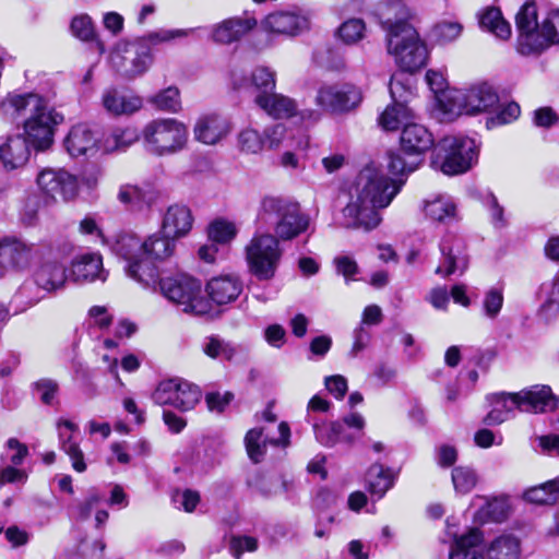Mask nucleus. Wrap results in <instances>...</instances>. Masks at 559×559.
Returning a JSON list of instances; mask_svg holds the SVG:
<instances>
[{
  "label": "nucleus",
  "instance_id": "1",
  "mask_svg": "<svg viewBox=\"0 0 559 559\" xmlns=\"http://www.w3.org/2000/svg\"><path fill=\"white\" fill-rule=\"evenodd\" d=\"M403 180H391L382 169L368 165L356 179V198L344 207V226L347 228H376L381 216L378 212L390 205L403 186Z\"/></svg>",
  "mask_w": 559,
  "mask_h": 559
},
{
  "label": "nucleus",
  "instance_id": "2",
  "mask_svg": "<svg viewBox=\"0 0 559 559\" xmlns=\"http://www.w3.org/2000/svg\"><path fill=\"white\" fill-rule=\"evenodd\" d=\"M176 242L171 236L154 234L142 239L135 234H121L117 237L112 251L126 262L127 275L145 288L156 290L158 270L155 261L171 257Z\"/></svg>",
  "mask_w": 559,
  "mask_h": 559
},
{
  "label": "nucleus",
  "instance_id": "3",
  "mask_svg": "<svg viewBox=\"0 0 559 559\" xmlns=\"http://www.w3.org/2000/svg\"><path fill=\"white\" fill-rule=\"evenodd\" d=\"M0 116L9 122L22 120L25 139L37 151L52 144L56 127L63 121L60 112L34 93L8 95L0 103Z\"/></svg>",
  "mask_w": 559,
  "mask_h": 559
},
{
  "label": "nucleus",
  "instance_id": "4",
  "mask_svg": "<svg viewBox=\"0 0 559 559\" xmlns=\"http://www.w3.org/2000/svg\"><path fill=\"white\" fill-rule=\"evenodd\" d=\"M386 29L388 52L407 72L420 69L427 60V49L417 31L407 22L411 12L402 0H392L381 11Z\"/></svg>",
  "mask_w": 559,
  "mask_h": 559
},
{
  "label": "nucleus",
  "instance_id": "5",
  "mask_svg": "<svg viewBox=\"0 0 559 559\" xmlns=\"http://www.w3.org/2000/svg\"><path fill=\"white\" fill-rule=\"evenodd\" d=\"M518 51L523 56L538 55L559 43V10L551 11L538 23L535 2L524 3L515 16Z\"/></svg>",
  "mask_w": 559,
  "mask_h": 559
},
{
  "label": "nucleus",
  "instance_id": "6",
  "mask_svg": "<svg viewBox=\"0 0 559 559\" xmlns=\"http://www.w3.org/2000/svg\"><path fill=\"white\" fill-rule=\"evenodd\" d=\"M487 399L491 405L490 412L483 419L487 426L504 423L516 408L522 412L544 413L555 411L559 406V399L547 385L533 386L514 394L497 393Z\"/></svg>",
  "mask_w": 559,
  "mask_h": 559
},
{
  "label": "nucleus",
  "instance_id": "7",
  "mask_svg": "<svg viewBox=\"0 0 559 559\" xmlns=\"http://www.w3.org/2000/svg\"><path fill=\"white\" fill-rule=\"evenodd\" d=\"M259 217L272 227V236L278 238L280 242L292 241L311 227V218L299 203L284 198H263Z\"/></svg>",
  "mask_w": 559,
  "mask_h": 559
},
{
  "label": "nucleus",
  "instance_id": "8",
  "mask_svg": "<svg viewBox=\"0 0 559 559\" xmlns=\"http://www.w3.org/2000/svg\"><path fill=\"white\" fill-rule=\"evenodd\" d=\"M249 272L259 281H270L281 264L283 249L278 238L267 231H257L245 247Z\"/></svg>",
  "mask_w": 559,
  "mask_h": 559
},
{
  "label": "nucleus",
  "instance_id": "9",
  "mask_svg": "<svg viewBox=\"0 0 559 559\" xmlns=\"http://www.w3.org/2000/svg\"><path fill=\"white\" fill-rule=\"evenodd\" d=\"M157 287L164 297L181 307V310L186 313L202 316L210 312L211 306L203 296L201 282L190 275L179 274L173 277H158Z\"/></svg>",
  "mask_w": 559,
  "mask_h": 559
},
{
  "label": "nucleus",
  "instance_id": "10",
  "mask_svg": "<svg viewBox=\"0 0 559 559\" xmlns=\"http://www.w3.org/2000/svg\"><path fill=\"white\" fill-rule=\"evenodd\" d=\"M188 140L187 127L173 118L150 121L142 130L146 152L155 156L171 155L183 148Z\"/></svg>",
  "mask_w": 559,
  "mask_h": 559
},
{
  "label": "nucleus",
  "instance_id": "11",
  "mask_svg": "<svg viewBox=\"0 0 559 559\" xmlns=\"http://www.w3.org/2000/svg\"><path fill=\"white\" fill-rule=\"evenodd\" d=\"M433 164H440L445 175H460L467 171L477 162L476 141L466 135H447L437 144Z\"/></svg>",
  "mask_w": 559,
  "mask_h": 559
},
{
  "label": "nucleus",
  "instance_id": "12",
  "mask_svg": "<svg viewBox=\"0 0 559 559\" xmlns=\"http://www.w3.org/2000/svg\"><path fill=\"white\" fill-rule=\"evenodd\" d=\"M499 102L498 94L487 83L465 90H450L440 98V106L450 115H476L488 111Z\"/></svg>",
  "mask_w": 559,
  "mask_h": 559
},
{
  "label": "nucleus",
  "instance_id": "13",
  "mask_svg": "<svg viewBox=\"0 0 559 559\" xmlns=\"http://www.w3.org/2000/svg\"><path fill=\"white\" fill-rule=\"evenodd\" d=\"M201 396L198 385L182 379H168L159 382L152 399L160 406L169 405L181 412H188L194 408Z\"/></svg>",
  "mask_w": 559,
  "mask_h": 559
},
{
  "label": "nucleus",
  "instance_id": "14",
  "mask_svg": "<svg viewBox=\"0 0 559 559\" xmlns=\"http://www.w3.org/2000/svg\"><path fill=\"white\" fill-rule=\"evenodd\" d=\"M36 182L46 203L72 200L79 190L76 178L63 169H43Z\"/></svg>",
  "mask_w": 559,
  "mask_h": 559
},
{
  "label": "nucleus",
  "instance_id": "15",
  "mask_svg": "<svg viewBox=\"0 0 559 559\" xmlns=\"http://www.w3.org/2000/svg\"><path fill=\"white\" fill-rule=\"evenodd\" d=\"M360 100V91L349 84L323 85L316 96V104L331 114L348 112L356 108Z\"/></svg>",
  "mask_w": 559,
  "mask_h": 559
},
{
  "label": "nucleus",
  "instance_id": "16",
  "mask_svg": "<svg viewBox=\"0 0 559 559\" xmlns=\"http://www.w3.org/2000/svg\"><path fill=\"white\" fill-rule=\"evenodd\" d=\"M440 262L436 269V274L449 277L455 273L463 274L469 263L466 252V245L462 237L456 235H445L440 242Z\"/></svg>",
  "mask_w": 559,
  "mask_h": 559
},
{
  "label": "nucleus",
  "instance_id": "17",
  "mask_svg": "<svg viewBox=\"0 0 559 559\" xmlns=\"http://www.w3.org/2000/svg\"><path fill=\"white\" fill-rule=\"evenodd\" d=\"M110 61L116 70L124 76L134 78L144 73L152 63V56L148 47L140 44L131 46L121 52L117 50L111 53Z\"/></svg>",
  "mask_w": 559,
  "mask_h": 559
},
{
  "label": "nucleus",
  "instance_id": "18",
  "mask_svg": "<svg viewBox=\"0 0 559 559\" xmlns=\"http://www.w3.org/2000/svg\"><path fill=\"white\" fill-rule=\"evenodd\" d=\"M261 26L265 32L285 35L296 36L301 32L308 29L309 20L306 15L299 11H275L270 13L261 22Z\"/></svg>",
  "mask_w": 559,
  "mask_h": 559
},
{
  "label": "nucleus",
  "instance_id": "19",
  "mask_svg": "<svg viewBox=\"0 0 559 559\" xmlns=\"http://www.w3.org/2000/svg\"><path fill=\"white\" fill-rule=\"evenodd\" d=\"M231 131L227 118L216 112L201 115L193 127L194 139L205 145H215L223 141Z\"/></svg>",
  "mask_w": 559,
  "mask_h": 559
},
{
  "label": "nucleus",
  "instance_id": "20",
  "mask_svg": "<svg viewBox=\"0 0 559 559\" xmlns=\"http://www.w3.org/2000/svg\"><path fill=\"white\" fill-rule=\"evenodd\" d=\"M280 437L276 439H267L263 437V430L259 428L250 429L245 437V444L248 456L254 463L263 460L266 444L287 445L289 443L290 429L286 423L278 425Z\"/></svg>",
  "mask_w": 559,
  "mask_h": 559
},
{
  "label": "nucleus",
  "instance_id": "21",
  "mask_svg": "<svg viewBox=\"0 0 559 559\" xmlns=\"http://www.w3.org/2000/svg\"><path fill=\"white\" fill-rule=\"evenodd\" d=\"M433 144V135L425 126L409 122L403 127L400 136V145L407 155L423 157Z\"/></svg>",
  "mask_w": 559,
  "mask_h": 559
},
{
  "label": "nucleus",
  "instance_id": "22",
  "mask_svg": "<svg viewBox=\"0 0 559 559\" xmlns=\"http://www.w3.org/2000/svg\"><path fill=\"white\" fill-rule=\"evenodd\" d=\"M401 88L402 85L399 82L391 80L390 94L393 103L388 105L379 117V124L386 131L397 130L402 124L409 123V119L413 117V112L405 102L397 98V90Z\"/></svg>",
  "mask_w": 559,
  "mask_h": 559
},
{
  "label": "nucleus",
  "instance_id": "23",
  "mask_svg": "<svg viewBox=\"0 0 559 559\" xmlns=\"http://www.w3.org/2000/svg\"><path fill=\"white\" fill-rule=\"evenodd\" d=\"M33 278L39 288L52 293L64 286L67 269L56 259H46L36 266Z\"/></svg>",
  "mask_w": 559,
  "mask_h": 559
},
{
  "label": "nucleus",
  "instance_id": "24",
  "mask_svg": "<svg viewBox=\"0 0 559 559\" xmlns=\"http://www.w3.org/2000/svg\"><path fill=\"white\" fill-rule=\"evenodd\" d=\"M71 275L74 282H105L107 272L103 267V258L98 253H83L75 257L71 263Z\"/></svg>",
  "mask_w": 559,
  "mask_h": 559
},
{
  "label": "nucleus",
  "instance_id": "25",
  "mask_svg": "<svg viewBox=\"0 0 559 559\" xmlns=\"http://www.w3.org/2000/svg\"><path fill=\"white\" fill-rule=\"evenodd\" d=\"M120 203L133 211L151 209L159 199V192L151 186L122 185L117 194Z\"/></svg>",
  "mask_w": 559,
  "mask_h": 559
},
{
  "label": "nucleus",
  "instance_id": "26",
  "mask_svg": "<svg viewBox=\"0 0 559 559\" xmlns=\"http://www.w3.org/2000/svg\"><path fill=\"white\" fill-rule=\"evenodd\" d=\"M255 105L274 119H288L298 112L295 99L275 93H262L254 97Z\"/></svg>",
  "mask_w": 559,
  "mask_h": 559
},
{
  "label": "nucleus",
  "instance_id": "27",
  "mask_svg": "<svg viewBox=\"0 0 559 559\" xmlns=\"http://www.w3.org/2000/svg\"><path fill=\"white\" fill-rule=\"evenodd\" d=\"M34 254V246L15 238L0 241V264L4 267L24 269Z\"/></svg>",
  "mask_w": 559,
  "mask_h": 559
},
{
  "label": "nucleus",
  "instance_id": "28",
  "mask_svg": "<svg viewBox=\"0 0 559 559\" xmlns=\"http://www.w3.org/2000/svg\"><path fill=\"white\" fill-rule=\"evenodd\" d=\"M254 17H230L213 26L212 38L219 44L239 40L257 26Z\"/></svg>",
  "mask_w": 559,
  "mask_h": 559
},
{
  "label": "nucleus",
  "instance_id": "29",
  "mask_svg": "<svg viewBox=\"0 0 559 559\" xmlns=\"http://www.w3.org/2000/svg\"><path fill=\"white\" fill-rule=\"evenodd\" d=\"M25 136L12 135L0 145V159L8 170L17 169L24 166L29 158V145Z\"/></svg>",
  "mask_w": 559,
  "mask_h": 559
},
{
  "label": "nucleus",
  "instance_id": "30",
  "mask_svg": "<svg viewBox=\"0 0 559 559\" xmlns=\"http://www.w3.org/2000/svg\"><path fill=\"white\" fill-rule=\"evenodd\" d=\"M98 139L94 132L85 124L74 126L64 140V146L68 153L73 156L95 155L97 152Z\"/></svg>",
  "mask_w": 559,
  "mask_h": 559
},
{
  "label": "nucleus",
  "instance_id": "31",
  "mask_svg": "<svg viewBox=\"0 0 559 559\" xmlns=\"http://www.w3.org/2000/svg\"><path fill=\"white\" fill-rule=\"evenodd\" d=\"M206 292L215 304L226 305L238 298L242 292V283L235 275H221L207 283Z\"/></svg>",
  "mask_w": 559,
  "mask_h": 559
},
{
  "label": "nucleus",
  "instance_id": "32",
  "mask_svg": "<svg viewBox=\"0 0 559 559\" xmlns=\"http://www.w3.org/2000/svg\"><path fill=\"white\" fill-rule=\"evenodd\" d=\"M192 223L193 217L190 209L186 205L174 204L167 209L163 217L162 231L166 236L178 238L190 231Z\"/></svg>",
  "mask_w": 559,
  "mask_h": 559
},
{
  "label": "nucleus",
  "instance_id": "33",
  "mask_svg": "<svg viewBox=\"0 0 559 559\" xmlns=\"http://www.w3.org/2000/svg\"><path fill=\"white\" fill-rule=\"evenodd\" d=\"M57 428L59 431L60 449L69 456L72 468L76 473H84L87 469V463L82 449L78 442L73 441L71 433L66 435L62 431V428H66L71 432L75 431L78 426L68 419H59Z\"/></svg>",
  "mask_w": 559,
  "mask_h": 559
},
{
  "label": "nucleus",
  "instance_id": "34",
  "mask_svg": "<svg viewBox=\"0 0 559 559\" xmlns=\"http://www.w3.org/2000/svg\"><path fill=\"white\" fill-rule=\"evenodd\" d=\"M103 106L111 115H131L142 107L139 96L119 93L117 90H108L103 94Z\"/></svg>",
  "mask_w": 559,
  "mask_h": 559
},
{
  "label": "nucleus",
  "instance_id": "35",
  "mask_svg": "<svg viewBox=\"0 0 559 559\" xmlns=\"http://www.w3.org/2000/svg\"><path fill=\"white\" fill-rule=\"evenodd\" d=\"M395 478L391 468L376 463L366 473V488L372 497L381 499L393 487Z\"/></svg>",
  "mask_w": 559,
  "mask_h": 559
},
{
  "label": "nucleus",
  "instance_id": "36",
  "mask_svg": "<svg viewBox=\"0 0 559 559\" xmlns=\"http://www.w3.org/2000/svg\"><path fill=\"white\" fill-rule=\"evenodd\" d=\"M481 535L478 530L456 537L450 551L449 559H484L480 548Z\"/></svg>",
  "mask_w": 559,
  "mask_h": 559
},
{
  "label": "nucleus",
  "instance_id": "37",
  "mask_svg": "<svg viewBox=\"0 0 559 559\" xmlns=\"http://www.w3.org/2000/svg\"><path fill=\"white\" fill-rule=\"evenodd\" d=\"M520 540L512 534L496 537L487 549L488 559H519Z\"/></svg>",
  "mask_w": 559,
  "mask_h": 559
},
{
  "label": "nucleus",
  "instance_id": "38",
  "mask_svg": "<svg viewBox=\"0 0 559 559\" xmlns=\"http://www.w3.org/2000/svg\"><path fill=\"white\" fill-rule=\"evenodd\" d=\"M479 25L500 39H507L511 35L510 24L502 17L498 8H487L479 14Z\"/></svg>",
  "mask_w": 559,
  "mask_h": 559
},
{
  "label": "nucleus",
  "instance_id": "39",
  "mask_svg": "<svg viewBox=\"0 0 559 559\" xmlns=\"http://www.w3.org/2000/svg\"><path fill=\"white\" fill-rule=\"evenodd\" d=\"M526 501L536 504H551L559 499V476L524 492Z\"/></svg>",
  "mask_w": 559,
  "mask_h": 559
},
{
  "label": "nucleus",
  "instance_id": "40",
  "mask_svg": "<svg viewBox=\"0 0 559 559\" xmlns=\"http://www.w3.org/2000/svg\"><path fill=\"white\" fill-rule=\"evenodd\" d=\"M476 500L484 501V504L478 510V518L483 521L502 522L504 521L510 511V506L507 498H492L476 497Z\"/></svg>",
  "mask_w": 559,
  "mask_h": 559
},
{
  "label": "nucleus",
  "instance_id": "41",
  "mask_svg": "<svg viewBox=\"0 0 559 559\" xmlns=\"http://www.w3.org/2000/svg\"><path fill=\"white\" fill-rule=\"evenodd\" d=\"M140 134L135 128H117L110 132L104 140V148L106 152L124 151L135 143Z\"/></svg>",
  "mask_w": 559,
  "mask_h": 559
},
{
  "label": "nucleus",
  "instance_id": "42",
  "mask_svg": "<svg viewBox=\"0 0 559 559\" xmlns=\"http://www.w3.org/2000/svg\"><path fill=\"white\" fill-rule=\"evenodd\" d=\"M202 352L212 359H223L230 361L237 354L233 343L225 341L218 335H210L202 343Z\"/></svg>",
  "mask_w": 559,
  "mask_h": 559
},
{
  "label": "nucleus",
  "instance_id": "43",
  "mask_svg": "<svg viewBox=\"0 0 559 559\" xmlns=\"http://www.w3.org/2000/svg\"><path fill=\"white\" fill-rule=\"evenodd\" d=\"M455 203L448 195H438L425 203V213L437 222H447L455 216Z\"/></svg>",
  "mask_w": 559,
  "mask_h": 559
},
{
  "label": "nucleus",
  "instance_id": "44",
  "mask_svg": "<svg viewBox=\"0 0 559 559\" xmlns=\"http://www.w3.org/2000/svg\"><path fill=\"white\" fill-rule=\"evenodd\" d=\"M423 163V157L407 155L403 150L389 153L388 168L393 175H408L415 171Z\"/></svg>",
  "mask_w": 559,
  "mask_h": 559
},
{
  "label": "nucleus",
  "instance_id": "45",
  "mask_svg": "<svg viewBox=\"0 0 559 559\" xmlns=\"http://www.w3.org/2000/svg\"><path fill=\"white\" fill-rule=\"evenodd\" d=\"M156 109L169 112H177L181 108L179 90L169 86L148 100Z\"/></svg>",
  "mask_w": 559,
  "mask_h": 559
},
{
  "label": "nucleus",
  "instance_id": "46",
  "mask_svg": "<svg viewBox=\"0 0 559 559\" xmlns=\"http://www.w3.org/2000/svg\"><path fill=\"white\" fill-rule=\"evenodd\" d=\"M343 425L338 421L326 424H313V432L316 439L325 447H333L337 442L342 441L344 438L343 433Z\"/></svg>",
  "mask_w": 559,
  "mask_h": 559
},
{
  "label": "nucleus",
  "instance_id": "47",
  "mask_svg": "<svg viewBox=\"0 0 559 559\" xmlns=\"http://www.w3.org/2000/svg\"><path fill=\"white\" fill-rule=\"evenodd\" d=\"M463 26L457 22L442 21L431 29V38L436 44L447 45L457 39Z\"/></svg>",
  "mask_w": 559,
  "mask_h": 559
},
{
  "label": "nucleus",
  "instance_id": "48",
  "mask_svg": "<svg viewBox=\"0 0 559 559\" xmlns=\"http://www.w3.org/2000/svg\"><path fill=\"white\" fill-rule=\"evenodd\" d=\"M540 293L545 297L542 310L549 314L559 312V272L548 282L540 286Z\"/></svg>",
  "mask_w": 559,
  "mask_h": 559
},
{
  "label": "nucleus",
  "instance_id": "49",
  "mask_svg": "<svg viewBox=\"0 0 559 559\" xmlns=\"http://www.w3.org/2000/svg\"><path fill=\"white\" fill-rule=\"evenodd\" d=\"M483 205L489 214L490 222L496 229H502L508 225L504 215V207L499 203L497 197L488 191L483 197Z\"/></svg>",
  "mask_w": 559,
  "mask_h": 559
},
{
  "label": "nucleus",
  "instance_id": "50",
  "mask_svg": "<svg viewBox=\"0 0 559 559\" xmlns=\"http://www.w3.org/2000/svg\"><path fill=\"white\" fill-rule=\"evenodd\" d=\"M251 84L258 94L271 93L276 86V74L267 67H257L251 73Z\"/></svg>",
  "mask_w": 559,
  "mask_h": 559
},
{
  "label": "nucleus",
  "instance_id": "51",
  "mask_svg": "<svg viewBox=\"0 0 559 559\" xmlns=\"http://www.w3.org/2000/svg\"><path fill=\"white\" fill-rule=\"evenodd\" d=\"M194 29L193 28H177V29H166L160 28L147 34L145 37L141 39L142 45H159L163 43H170L178 38H183L189 36Z\"/></svg>",
  "mask_w": 559,
  "mask_h": 559
},
{
  "label": "nucleus",
  "instance_id": "52",
  "mask_svg": "<svg viewBox=\"0 0 559 559\" xmlns=\"http://www.w3.org/2000/svg\"><path fill=\"white\" fill-rule=\"evenodd\" d=\"M451 476L455 491L461 495L468 493L477 483L476 473L468 467H455L453 468Z\"/></svg>",
  "mask_w": 559,
  "mask_h": 559
},
{
  "label": "nucleus",
  "instance_id": "53",
  "mask_svg": "<svg viewBox=\"0 0 559 559\" xmlns=\"http://www.w3.org/2000/svg\"><path fill=\"white\" fill-rule=\"evenodd\" d=\"M520 106L511 102L503 107H499L497 112L486 119L487 129H492L499 126L511 123L520 116Z\"/></svg>",
  "mask_w": 559,
  "mask_h": 559
},
{
  "label": "nucleus",
  "instance_id": "54",
  "mask_svg": "<svg viewBox=\"0 0 559 559\" xmlns=\"http://www.w3.org/2000/svg\"><path fill=\"white\" fill-rule=\"evenodd\" d=\"M503 306V290L500 287H491L485 293L483 299V312L488 319H496Z\"/></svg>",
  "mask_w": 559,
  "mask_h": 559
},
{
  "label": "nucleus",
  "instance_id": "55",
  "mask_svg": "<svg viewBox=\"0 0 559 559\" xmlns=\"http://www.w3.org/2000/svg\"><path fill=\"white\" fill-rule=\"evenodd\" d=\"M236 227L233 223L217 219L209 227V238L214 243H226L236 236Z\"/></svg>",
  "mask_w": 559,
  "mask_h": 559
},
{
  "label": "nucleus",
  "instance_id": "56",
  "mask_svg": "<svg viewBox=\"0 0 559 559\" xmlns=\"http://www.w3.org/2000/svg\"><path fill=\"white\" fill-rule=\"evenodd\" d=\"M365 23L360 19H349L338 27V37L345 44H355L364 36Z\"/></svg>",
  "mask_w": 559,
  "mask_h": 559
},
{
  "label": "nucleus",
  "instance_id": "57",
  "mask_svg": "<svg viewBox=\"0 0 559 559\" xmlns=\"http://www.w3.org/2000/svg\"><path fill=\"white\" fill-rule=\"evenodd\" d=\"M34 394L46 405H52L58 391L59 385L52 379H40L33 384Z\"/></svg>",
  "mask_w": 559,
  "mask_h": 559
},
{
  "label": "nucleus",
  "instance_id": "58",
  "mask_svg": "<svg viewBox=\"0 0 559 559\" xmlns=\"http://www.w3.org/2000/svg\"><path fill=\"white\" fill-rule=\"evenodd\" d=\"M71 32L76 38L87 41L94 38V25L88 15H79L73 17L71 25Z\"/></svg>",
  "mask_w": 559,
  "mask_h": 559
},
{
  "label": "nucleus",
  "instance_id": "59",
  "mask_svg": "<svg viewBox=\"0 0 559 559\" xmlns=\"http://www.w3.org/2000/svg\"><path fill=\"white\" fill-rule=\"evenodd\" d=\"M258 539L251 536H234L230 539V551L234 558L240 559L243 552L258 549Z\"/></svg>",
  "mask_w": 559,
  "mask_h": 559
},
{
  "label": "nucleus",
  "instance_id": "60",
  "mask_svg": "<svg viewBox=\"0 0 559 559\" xmlns=\"http://www.w3.org/2000/svg\"><path fill=\"white\" fill-rule=\"evenodd\" d=\"M239 144L242 151L254 154L262 150L264 141L258 131L247 129L239 134Z\"/></svg>",
  "mask_w": 559,
  "mask_h": 559
},
{
  "label": "nucleus",
  "instance_id": "61",
  "mask_svg": "<svg viewBox=\"0 0 559 559\" xmlns=\"http://www.w3.org/2000/svg\"><path fill=\"white\" fill-rule=\"evenodd\" d=\"M200 501V495L191 489L183 491H176L173 496V502L178 509H183L186 512H192Z\"/></svg>",
  "mask_w": 559,
  "mask_h": 559
},
{
  "label": "nucleus",
  "instance_id": "62",
  "mask_svg": "<svg viewBox=\"0 0 559 559\" xmlns=\"http://www.w3.org/2000/svg\"><path fill=\"white\" fill-rule=\"evenodd\" d=\"M540 453L549 456H559V435L549 433L536 437Z\"/></svg>",
  "mask_w": 559,
  "mask_h": 559
},
{
  "label": "nucleus",
  "instance_id": "63",
  "mask_svg": "<svg viewBox=\"0 0 559 559\" xmlns=\"http://www.w3.org/2000/svg\"><path fill=\"white\" fill-rule=\"evenodd\" d=\"M40 201L36 195H29L24 203L21 218L24 224L32 226L37 222Z\"/></svg>",
  "mask_w": 559,
  "mask_h": 559
},
{
  "label": "nucleus",
  "instance_id": "64",
  "mask_svg": "<svg viewBox=\"0 0 559 559\" xmlns=\"http://www.w3.org/2000/svg\"><path fill=\"white\" fill-rule=\"evenodd\" d=\"M105 544L99 540H83L79 546V552L83 559H103Z\"/></svg>",
  "mask_w": 559,
  "mask_h": 559
}]
</instances>
